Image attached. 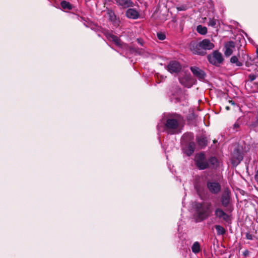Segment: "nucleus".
Segmentation results:
<instances>
[{
    "instance_id": "nucleus-19",
    "label": "nucleus",
    "mask_w": 258,
    "mask_h": 258,
    "mask_svg": "<svg viewBox=\"0 0 258 258\" xmlns=\"http://www.w3.org/2000/svg\"><path fill=\"white\" fill-rule=\"evenodd\" d=\"M197 32L201 35H205L207 33V29L205 26L199 25L197 27Z\"/></svg>"
},
{
    "instance_id": "nucleus-25",
    "label": "nucleus",
    "mask_w": 258,
    "mask_h": 258,
    "mask_svg": "<svg viewBox=\"0 0 258 258\" xmlns=\"http://www.w3.org/2000/svg\"><path fill=\"white\" fill-rule=\"evenodd\" d=\"M210 164L215 166L217 163V159L215 157H211L209 159V160Z\"/></svg>"
},
{
    "instance_id": "nucleus-27",
    "label": "nucleus",
    "mask_w": 258,
    "mask_h": 258,
    "mask_svg": "<svg viewBox=\"0 0 258 258\" xmlns=\"http://www.w3.org/2000/svg\"><path fill=\"white\" fill-rule=\"evenodd\" d=\"M157 37L160 40H164L166 38L165 35L163 33H158Z\"/></svg>"
},
{
    "instance_id": "nucleus-34",
    "label": "nucleus",
    "mask_w": 258,
    "mask_h": 258,
    "mask_svg": "<svg viewBox=\"0 0 258 258\" xmlns=\"http://www.w3.org/2000/svg\"><path fill=\"white\" fill-rule=\"evenodd\" d=\"M229 102H230L231 104H232V105H235V103H234V101H232V100L230 101H229Z\"/></svg>"
},
{
    "instance_id": "nucleus-1",
    "label": "nucleus",
    "mask_w": 258,
    "mask_h": 258,
    "mask_svg": "<svg viewBox=\"0 0 258 258\" xmlns=\"http://www.w3.org/2000/svg\"><path fill=\"white\" fill-rule=\"evenodd\" d=\"M189 47L193 53L204 55L206 53L205 50L212 49L214 44L210 40L205 39L199 43L191 42Z\"/></svg>"
},
{
    "instance_id": "nucleus-10",
    "label": "nucleus",
    "mask_w": 258,
    "mask_h": 258,
    "mask_svg": "<svg viewBox=\"0 0 258 258\" xmlns=\"http://www.w3.org/2000/svg\"><path fill=\"white\" fill-rule=\"evenodd\" d=\"M215 215L216 217L222 219L225 221H228L229 220V215L220 208H217L215 210Z\"/></svg>"
},
{
    "instance_id": "nucleus-21",
    "label": "nucleus",
    "mask_w": 258,
    "mask_h": 258,
    "mask_svg": "<svg viewBox=\"0 0 258 258\" xmlns=\"http://www.w3.org/2000/svg\"><path fill=\"white\" fill-rule=\"evenodd\" d=\"M61 6L63 9H67L70 10L72 9V5L67 1H62L60 3Z\"/></svg>"
},
{
    "instance_id": "nucleus-22",
    "label": "nucleus",
    "mask_w": 258,
    "mask_h": 258,
    "mask_svg": "<svg viewBox=\"0 0 258 258\" xmlns=\"http://www.w3.org/2000/svg\"><path fill=\"white\" fill-rule=\"evenodd\" d=\"M215 228L218 235H223L225 232L224 228L220 225H216Z\"/></svg>"
},
{
    "instance_id": "nucleus-11",
    "label": "nucleus",
    "mask_w": 258,
    "mask_h": 258,
    "mask_svg": "<svg viewBox=\"0 0 258 258\" xmlns=\"http://www.w3.org/2000/svg\"><path fill=\"white\" fill-rule=\"evenodd\" d=\"M207 186L209 190L214 194L218 193L221 188L220 184L218 183L214 182H208Z\"/></svg>"
},
{
    "instance_id": "nucleus-24",
    "label": "nucleus",
    "mask_w": 258,
    "mask_h": 258,
    "mask_svg": "<svg viewBox=\"0 0 258 258\" xmlns=\"http://www.w3.org/2000/svg\"><path fill=\"white\" fill-rule=\"evenodd\" d=\"M217 20L215 19H210L208 25L213 27H216Z\"/></svg>"
},
{
    "instance_id": "nucleus-7",
    "label": "nucleus",
    "mask_w": 258,
    "mask_h": 258,
    "mask_svg": "<svg viewBox=\"0 0 258 258\" xmlns=\"http://www.w3.org/2000/svg\"><path fill=\"white\" fill-rule=\"evenodd\" d=\"M243 156L240 151L237 149H235L232 153L231 161L233 164H238L242 160Z\"/></svg>"
},
{
    "instance_id": "nucleus-13",
    "label": "nucleus",
    "mask_w": 258,
    "mask_h": 258,
    "mask_svg": "<svg viewBox=\"0 0 258 258\" xmlns=\"http://www.w3.org/2000/svg\"><path fill=\"white\" fill-rule=\"evenodd\" d=\"M190 70L192 73L199 79H203L206 76L205 72L197 66L191 67Z\"/></svg>"
},
{
    "instance_id": "nucleus-8",
    "label": "nucleus",
    "mask_w": 258,
    "mask_h": 258,
    "mask_svg": "<svg viewBox=\"0 0 258 258\" xmlns=\"http://www.w3.org/2000/svg\"><path fill=\"white\" fill-rule=\"evenodd\" d=\"M125 16L128 19L136 20L140 17V14L135 9L130 8L126 11Z\"/></svg>"
},
{
    "instance_id": "nucleus-33",
    "label": "nucleus",
    "mask_w": 258,
    "mask_h": 258,
    "mask_svg": "<svg viewBox=\"0 0 258 258\" xmlns=\"http://www.w3.org/2000/svg\"><path fill=\"white\" fill-rule=\"evenodd\" d=\"M169 64H179L178 62H176V61H171L170 62Z\"/></svg>"
},
{
    "instance_id": "nucleus-5",
    "label": "nucleus",
    "mask_w": 258,
    "mask_h": 258,
    "mask_svg": "<svg viewBox=\"0 0 258 258\" xmlns=\"http://www.w3.org/2000/svg\"><path fill=\"white\" fill-rule=\"evenodd\" d=\"M195 162L197 166L200 169L203 170L206 169L209 166V163L204 154H199L196 155Z\"/></svg>"
},
{
    "instance_id": "nucleus-18",
    "label": "nucleus",
    "mask_w": 258,
    "mask_h": 258,
    "mask_svg": "<svg viewBox=\"0 0 258 258\" xmlns=\"http://www.w3.org/2000/svg\"><path fill=\"white\" fill-rule=\"evenodd\" d=\"M107 14L108 15L109 20L116 25H118L119 21L116 19V16L114 12L111 10H108Z\"/></svg>"
},
{
    "instance_id": "nucleus-12",
    "label": "nucleus",
    "mask_w": 258,
    "mask_h": 258,
    "mask_svg": "<svg viewBox=\"0 0 258 258\" xmlns=\"http://www.w3.org/2000/svg\"><path fill=\"white\" fill-rule=\"evenodd\" d=\"M225 50L224 51V54L226 56H229L232 54L233 52V50L235 47L234 42L230 41L228 42L225 44Z\"/></svg>"
},
{
    "instance_id": "nucleus-16",
    "label": "nucleus",
    "mask_w": 258,
    "mask_h": 258,
    "mask_svg": "<svg viewBox=\"0 0 258 258\" xmlns=\"http://www.w3.org/2000/svg\"><path fill=\"white\" fill-rule=\"evenodd\" d=\"M230 196L228 191H226L222 197L221 203L224 207H227L230 201Z\"/></svg>"
},
{
    "instance_id": "nucleus-31",
    "label": "nucleus",
    "mask_w": 258,
    "mask_h": 258,
    "mask_svg": "<svg viewBox=\"0 0 258 258\" xmlns=\"http://www.w3.org/2000/svg\"><path fill=\"white\" fill-rule=\"evenodd\" d=\"M138 43L140 44L141 45H143L144 41L142 39L138 38L137 40Z\"/></svg>"
},
{
    "instance_id": "nucleus-37",
    "label": "nucleus",
    "mask_w": 258,
    "mask_h": 258,
    "mask_svg": "<svg viewBox=\"0 0 258 258\" xmlns=\"http://www.w3.org/2000/svg\"><path fill=\"white\" fill-rule=\"evenodd\" d=\"M226 109L228 110L229 109V107L228 106L226 107Z\"/></svg>"
},
{
    "instance_id": "nucleus-2",
    "label": "nucleus",
    "mask_w": 258,
    "mask_h": 258,
    "mask_svg": "<svg viewBox=\"0 0 258 258\" xmlns=\"http://www.w3.org/2000/svg\"><path fill=\"white\" fill-rule=\"evenodd\" d=\"M106 36L109 40L113 42L116 46L123 49H125V53L127 55L130 54H134L135 55L143 54V53L144 50L143 49L129 47L126 44L122 42L120 39L114 35L108 34Z\"/></svg>"
},
{
    "instance_id": "nucleus-14",
    "label": "nucleus",
    "mask_w": 258,
    "mask_h": 258,
    "mask_svg": "<svg viewBox=\"0 0 258 258\" xmlns=\"http://www.w3.org/2000/svg\"><path fill=\"white\" fill-rule=\"evenodd\" d=\"M180 82L185 87L190 88L192 86L193 81L189 76H186L185 78H180Z\"/></svg>"
},
{
    "instance_id": "nucleus-32",
    "label": "nucleus",
    "mask_w": 258,
    "mask_h": 258,
    "mask_svg": "<svg viewBox=\"0 0 258 258\" xmlns=\"http://www.w3.org/2000/svg\"><path fill=\"white\" fill-rule=\"evenodd\" d=\"M248 254H249V251L248 250H244L243 252V255L244 256H247V255H248Z\"/></svg>"
},
{
    "instance_id": "nucleus-26",
    "label": "nucleus",
    "mask_w": 258,
    "mask_h": 258,
    "mask_svg": "<svg viewBox=\"0 0 258 258\" xmlns=\"http://www.w3.org/2000/svg\"><path fill=\"white\" fill-rule=\"evenodd\" d=\"M241 123V121L240 120V118H238L236 122L233 124L234 128H237L239 127Z\"/></svg>"
},
{
    "instance_id": "nucleus-4",
    "label": "nucleus",
    "mask_w": 258,
    "mask_h": 258,
    "mask_svg": "<svg viewBox=\"0 0 258 258\" xmlns=\"http://www.w3.org/2000/svg\"><path fill=\"white\" fill-rule=\"evenodd\" d=\"M166 132L170 134H175L180 133L178 120L176 118H168L165 124Z\"/></svg>"
},
{
    "instance_id": "nucleus-15",
    "label": "nucleus",
    "mask_w": 258,
    "mask_h": 258,
    "mask_svg": "<svg viewBox=\"0 0 258 258\" xmlns=\"http://www.w3.org/2000/svg\"><path fill=\"white\" fill-rule=\"evenodd\" d=\"M165 69L171 74H177L181 70V66H165Z\"/></svg>"
},
{
    "instance_id": "nucleus-9",
    "label": "nucleus",
    "mask_w": 258,
    "mask_h": 258,
    "mask_svg": "<svg viewBox=\"0 0 258 258\" xmlns=\"http://www.w3.org/2000/svg\"><path fill=\"white\" fill-rule=\"evenodd\" d=\"M117 5L121 8L126 9L134 7V3L132 0H115Z\"/></svg>"
},
{
    "instance_id": "nucleus-6",
    "label": "nucleus",
    "mask_w": 258,
    "mask_h": 258,
    "mask_svg": "<svg viewBox=\"0 0 258 258\" xmlns=\"http://www.w3.org/2000/svg\"><path fill=\"white\" fill-rule=\"evenodd\" d=\"M208 59L210 63H221L223 60V55L221 53L217 50H215L211 54L208 56Z\"/></svg>"
},
{
    "instance_id": "nucleus-17",
    "label": "nucleus",
    "mask_w": 258,
    "mask_h": 258,
    "mask_svg": "<svg viewBox=\"0 0 258 258\" xmlns=\"http://www.w3.org/2000/svg\"><path fill=\"white\" fill-rule=\"evenodd\" d=\"M195 144L194 142H190L188 145L184 149V152L187 155H191L194 152Z\"/></svg>"
},
{
    "instance_id": "nucleus-3",
    "label": "nucleus",
    "mask_w": 258,
    "mask_h": 258,
    "mask_svg": "<svg viewBox=\"0 0 258 258\" xmlns=\"http://www.w3.org/2000/svg\"><path fill=\"white\" fill-rule=\"evenodd\" d=\"M196 216L198 221H203L208 218L212 212L210 203L199 204L197 205Z\"/></svg>"
},
{
    "instance_id": "nucleus-20",
    "label": "nucleus",
    "mask_w": 258,
    "mask_h": 258,
    "mask_svg": "<svg viewBox=\"0 0 258 258\" xmlns=\"http://www.w3.org/2000/svg\"><path fill=\"white\" fill-rule=\"evenodd\" d=\"M192 251L195 253H197L200 252L201 247L200 244L198 242H195L191 246Z\"/></svg>"
},
{
    "instance_id": "nucleus-23",
    "label": "nucleus",
    "mask_w": 258,
    "mask_h": 258,
    "mask_svg": "<svg viewBox=\"0 0 258 258\" xmlns=\"http://www.w3.org/2000/svg\"><path fill=\"white\" fill-rule=\"evenodd\" d=\"M197 141L199 145L201 147L205 146L207 144V140L203 137L198 138Z\"/></svg>"
},
{
    "instance_id": "nucleus-30",
    "label": "nucleus",
    "mask_w": 258,
    "mask_h": 258,
    "mask_svg": "<svg viewBox=\"0 0 258 258\" xmlns=\"http://www.w3.org/2000/svg\"><path fill=\"white\" fill-rule=\"evenodd\" d=\"M249 78L251 81H252L255 79L256 76L254 75H250L249 76Z\"/></svg>"
},
{
    "instance_id": "nucleus-36",
    "label": "nucleus",
    "mask_w": 258,
    "mask_h": 258,
    "mask_svg": "<svg viewBox=\"0 0 258 258\" xmlns=\"http://www.w3.org/2000/svg\"><path fill=\"white\" fill-rule=\"evenodd\" d=\"M106 3L110 2L111 0H104Z\"/></svg>"
},
{
    "instance_id": "nucleus-29",
    "label": "nucleus",
    "mask_w": 258,
    "mask_h": 258,
    "mask_svg": "<svg viewBox=\"0 0 258 258\" xmlns=\"http://www.w3.org/2000/svg\"><path fill=\"white\" fill-rule=\"evenodd\" d=\"M252 237H253V236H252V235L251 234H250L249 233H247L246 234V238L247 239L251 240V239H252Z\"/></svg>"
},
{
    "instance_id": "nucleus-35",
    "label": "nucleus",
    "mask_w": 258,
    "mask_h": 258,
    "mask_svg": "<svg viewBox=\"0 0 258 258\" xmlns=\"http://www.w3.org/2000/svg\"><path fill=\"white\" fill-rule=\"evenodd\" d=\"M255 177L256 178H258V170L256 171V174H255Z\"/></svg>"
},
{
    "instance_id": "nucleus-28",
    "label": "nucleus",
    "mask_w": 258,
    "mask_h": 258,
    "mask_svg": "<svg viewBox=\"0 0 258 258\" xmlns=\"http://www.w3.org/2000/svg\"><path fill=\"white\" fill-rule=\"evenodd\" d=\"M230 62L232 63H237L238 62V58L236 56H232L230 59Z\"/></svg>"
}]
</instances>
